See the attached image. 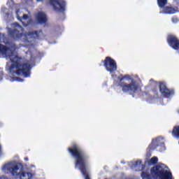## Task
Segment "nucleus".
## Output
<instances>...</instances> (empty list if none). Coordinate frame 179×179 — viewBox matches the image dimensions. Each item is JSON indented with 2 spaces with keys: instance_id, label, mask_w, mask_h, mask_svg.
<instances>
[{
  "instance_id": "1",
  "label": "nucleus",
  "mask_w": 179,
  "mask_h": 179,
  "mask_svg": "<svg viewBox=\"0 0 179 179\" xmlns=\"http://www.w3.org/2000/svg\"><path fill=\"white\" fill-rule=\"evenodd\" d=\"M2 34H0V58H8L11 65L6 66V70L11 76H23L30 78L31 74V64L29 63H22V57L15 55L16 46L13 45L11 47L2 45Z\"/></svg>"
},
{
  "instance_id": "2",
  "label": "nucleus",
  "mask_w": 179,
  "mask_h": 179,
  "mask_svg": "<svg viewBox=\"0 0 179 179\" xmlns=\"http://www.w3.org/2000/svg\"><path fill=\"white\" fill-rule=\"evenodd\" d=\"M141 173L142 179H174L173 173L169 171V166L164 164H158L150 169Z\"/></svg>"
},
{
  "instance_id": "3",
  "label": "nucleus",
  "mask_w": 179,
  "mask_h": 179,
  "mask_svg": "<svg viewBox=\"0 0 179 179\" xmlns=\"http://www.w3.org/2000/svg\"><path fill=\"white\" fill-rule=\"evenodd\" d=\"M18 29H10L8 31V36L13 38V40H22L23 38L24 43H29V40L31 38L39 40L41 38V36H43V31H29L23 34L24 29L19 24H16Z\"/></svg>"
},
{
  "instance_id": "4",
  "label": "nucleus",
  "mask_w": 179,
  "mask_h": 179,
  "mask_svg": "<svg viewBox=\"0 0 179 179\" xmlns=\"http://www.w3.org/2000/svg\"><path fill=\"white\" fill-rule=\"evenodd\" d=\"M117 79L119 80L117 86L122 89V92H123V93H128V94L135 97V94L138 93V90H141V84L136 80H134V78L131 80V76L128 74L118 76ZM124 79L131 80V83H127L124 82Z\"/></svg>"
},
{
  "instance_id": "5",
  "label": "nucleus",
  "mask_w": 179,
  "mask_h": 179,
  "mask_svg": "<svg viewBox=\"0 0 179 179\" xmlns=\"http://www.w3.org/2000/svg\"><path fill=\"white\" fill-rule=\"evenodd\" d=\"M20 167L19 164L8 163L3 166V170H7L13 177H19L20 179H31L33 174L30 172H24V171H19Z\"/></svg>"
},
{
  "instance_id": "6",
  "label": "nucleus",
  "mask_w": 179,
  "mask_h": 179,
  "mask_svg": "<svg viewBox=\"0 0 179 179\" xmlns=\"http://www.w3.org/2000/svg\"><path fill=\"white\" fill-rule=\"evenodd\" d=\"M149 150H155L157 149L159 152L166 150V145H164V138L163 137H158L153 138L151 143L148 146Z\"/></svg>"
},
{
  "instance_id": "7",
  "label": "nucleus",
  "mask_w": 179,
  "mask_h": 179,
  "mask_svg": "<svg viewBox=\"0 0 179 179\" xmlns=\"http://www.w3.org/2000/svg\"><path fill=\"white\" fill-rule=\"evenodd\" d=\"M102 64L107 72L110 73H115V71L117 69V62L114 59L106 57L104 60H101Z\"/></svg>"
},
{
  "instance_id": "8",
  "label": "nucleus",
  "mask_w": 179,
  "mask_h": 179,
  "mask_svg": "<svg viewBox=\"0 0 179 179\" xmlns=\"http://www.w3.org/2000/svg\"><path fill=\"white\" fill-rule=\"evenodd\" d=\"M50 4L52 6L55 12L65 13L66 1L64 0H50Z\"/></svg>"
},
{
  "instance_id": "9",
  "label": "nucleus",
  "mask_w": 179,
  "mask_h": 179,
  "mask_svg": "<svg viewBox=\"0 0 179 179\" xmlns=\"http://www.w3.org/2000/svg\"><path fill=\"white\" fill-rule=\"evenodd\" d=\"M158 85L159 87V92L163 97L169 98L171 97V96H174V90L169 89L166 83L159 82Z\"/></svg>"
},
{
  "instance_id": "10",
  "label": "nucleus",
  "mask_w": 179,
  "mask_h": 179,
  "mask_svg": "<svg viewBox=\"0 0 179 179\" xmlns=\"http://www.w3.org/2000/svg\"><path fill=\"white\" fill-rule=\"evenodd\" d=\"M36 20L40 24L47 23V15L44 13L39 12L36 15Z\"/></svg>"
},
{
  "instance_id": "11",
  "label": "nucleus",
  "mask_w": 179,
  "mask_h": 179,
  "mask_svg": "<svg viewBox=\"0 0 179 179\" xmlns=\"http://www.w3.org/2000/svg\"><path fill=\"white\" fill-rule=\"evenodd\" d=\"M163 11L164 13H168L169 15H173V13H176V10L173 7H163Z\"/></svg>"
},
{
  "instance_id": "12",
  "label": "nucleus",
  "mask_w": 179,
  "mask_h": 179,
  "mask_svg": "<svg viewBox=\"0 0 179 179\" xmlns=\"http://www.w3.org/2000/svg\"><path fill=\"white\" fill-rule=\"evenodd\" d=\"M171 134L175 138H179V126L173 127Z\"/></svg>"
},
{
  "instance_id": "13",
  "label": "nucleus",
  "mask_w": 179,
  "mask_h": 179,
  "mask_svg": "<svg viewBox=\"0 0 179 179\" xmlns=\"http://www.w3.org/2000/svg\"><path fill=\"white\" fill-rule=\"evenodd\" d=\"M157 3L159 8H164L167 5V0H157Z\"/></svg>"
},
{
  "instance_id": "14",
  "label": "nucleus",
  "mask_w": 179,
  "mask_h": 179,
  "mask_svg": "<svg viewBox=\"0 0 179 179\" xmlns=\"http://www.w3.org/2000/svg\"><path fill=\"white\" fill-rule=\"evenodd\" d=\"M133 167H135V168H136V167H141V166H142V161H141V160H137V161H136V162H134V163H133Z\"/></svg>"
},
{
  "instance_id": "15",
  "label": "nucleus",
  "mask_w": 179,
  "mask_h": 179,
  "mask_svg": "<svg viewBox=\"0 0 179 179\" xmlns=\"http://www.w3.org/2000/svg\"><path fill=\"white\" fill-rule=\"evenodd\" d=\"M157 162H159V159L157 157H153L150 160V164H157Z\"/></svg>"
},
{
  "instance_id": "16",
  "label": "nucleus",
  "mask_w": 179,
  "mask_h": 179,
  "mask_svg": "<svg viewBox=\"0 0 179 179\" xmlns=\"http://www.w3.org/2000/svg\"><path fill=\"white\" fill-rule=\"evenodd\" d=\"M22 23L24 27H27V26H29L30 24V23H31V20H29L28 23H24L23 22H22Z\"/></svg>"
},
{
  "instance_id": "17",
  "label": "nucleus",
  "mask_w": 179,
  "mask_h": 179,
  "mask_svg": "<svg viewBox=\"0 0 179 179\" xmlns=\"http://www.w3.org/2000/svg\"><path fill=\"white\" fill-rule=\"evenodd\" d=\"M22 19H24V20H27V19H29V15L27 14H24Z\"/></svg>"
},
{
  "instance_id": "18",
  "label": "nucleus",
  "mask_w": 179,
  "mask_h": 179,
  "mask_svg": "<svg viewBox=\"0 0 179 179\" xmlns=\"http://www.w3.org/2000/svg\"><path fill=\"white\" fill-rule=\"evenodd\" d=\"M152 92L154 93V94H155L156 96H157V94H158V92H157V88H154L153 90H152Z\"/></svg>"
},
{
  "instance_id": "19",
  "label": "nucleus",
  "mask_w": 179,
  "mask_h": 179,
  "mask_svg": "<svg viewBox=\"0 0 179 179\" xmlns=\"http://www.w3.org/2000/svg\"><path fill=\"white\" fill-rule=\"evenodd\" d=\"M3 78V71H0V80H2Z\"/></svg>"
},
{
  "instance_id": "20",
  "label": "nucleus",
  "mask_w": 179,
  "mask_h": 179,
  "mask_svg": "<svg viewBox=\"0 0 179 179\" xmlns=\"http://www.w3.org/2000/svg\"><path fill=\"white\" fill-rule=\"evenodd\" d=\"M14 79L15 80H17L18 82H22L23 80L19 77H15Z\"/></svg>"
},
{
  "instance_id": "21",
  "label": "nucleus",
  "mask_w": 179,
  "mask_h": 179,
  "mask_svg": "<svg viewBox=\"0 0 179 179\" xmlns=\"http://www.w3.org/2000/svg\"><path fill=\"white\" fill-rule=\"evenodd\" d=\"M150 82H153V83H155V85H158L157 82L155 81L153 79H151V80H150Z\"/></svg>"
},
{
  "instance_id": "22",
  "label": "nucleus",
  "mask_w": 179,
  "mask_h": 179,
  "mask_svg": "<svg viewBox=\"0 0 179 179\" xmlns=\"http://www.w3.org/2000/svg\"><path fill=\"white\" fill-rule=\"evenodd\" d=\"M2 156V147L0 145V157Z\"/></svg>"
},
{
  "instance_id": "23",
  "label": "nucleus",
  "mask_w": 179,
  "mask_h": 179,
  "mask_svg": "<svg viewBox=\"0 0 179 179\" xmlns=\"http://www.w3.org/2000/svg\"><path fill=\"white\" fill-rule=\"evenodd\" d=\"M143 93H144V94H145V96H148V94H149V92H143Z\"/></svg>"
},
{
  "instance_id": "24",
  "label": "nucleus",
  "mask_w": 179,
  "mask_h": 179,
  "mask_svg": "<svg viewBox=\"0 0 179 179\" xmlns=\"http://www.w3.org/2000/svg\"><path fill=\"white\" fill-rule=\"evenodd\" d=\"M18 20H20V22H22V18L18 17Z\"/></svg>"
},
{
  "instance_id": "25",
  "label": "nucleus",
  "mask_w": 179,
  "mask_h": 179,
  "mask_svg": "<svg viewBox=\"0 0 179 179\" xmlns=\"http://www.w3.org/2000/svg\"><path fill=\"white\" fill-rule=\"evenodd\" d=\"M149 86H145V89H148Z\"/></svg>"
},
{
  "instance_id": "26",
  "label": "nucleus",
  "mask_w": 179,
  "mask_h": 179,
  "mask_svg": "<svg viewBox=\"0 0 179 179\" xmlns=\"http://www.w3.org/2000/svg\"><path fill=\"white\" fill-rule=\"evenodd\" d=\"M24 160L27 161L29 160V158H25Z\"/></svg>"
},
{
  "instance_id": "27",
  "label": "nucleus",
  "mask_w": 179,
  "mask_h": 179,
  "mask_svg": "<svg viewBox=\"0 0 179 179\" xmlns=\"http://www.w3.org/2000/svg\"><path fill=\"white\" fill-rule=\"evenodd\" d=\"M38 1H42V0H38Z\"/></svg>"
}]
</instances>
